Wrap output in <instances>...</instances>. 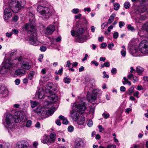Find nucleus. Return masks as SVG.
<instances>
[{
	"label": "nucleus",
	"mask_w": 148,
	"mask_h": 148,
	"mask_svg": "<svg viewBox=\"0 0 148 148\" xmlns=\"http://www.w3.org/2000/svg\"><path fill=\"white\" fill-rule=\"evenodd\" d=\"M71 64L72 63L71 62L69 61L68 60L67 61L66 66L69 68L71 67Z\"/></svg>",
	"instance_id": "nucleus-50"
},
{
	"label": "nucleus",
	"mask_w": 148,
	"mask_h": 148,
	"mask_svg": "<svg viewBox=\"0 0 148 148\" xmlns=\"http://www.w3.org/2000/svg\"><path fill=\"white\" fill-rule=\"evenodd\" d=\"M40 49L41 51H44L46 50V48L44 46H42L40 47Z\"/></svg>",
	"instance_id": "nucleus-48"
},
{
	"label": "nucleus",
	"mask_w": 148,
	"mask_h": 148,
	"mask_svg": "<svg viewBox=\"0 0 148 148\" xmlns=\"http://www.w3.org/2000/svg\"><path fill=\"white\" fill-rule=\"evenodd\" d=\"M3 66L0 70V73L3 75L7 73L8 69H12L15 63L9 59H5L3 62Z\"/></svg>",
	"instance_id": "nucleus-5"
},
{
	"label": "nucleus",
	"mask_w": 148,
	"mask_h": 148,
	"mask_svg": "<svg viewBox=\"0 0 148 148\" xmlns=\"http://www.w3.org/2000/svg\"><path fill=\"white\" fill-rule=\"evenodd\" d=\"M134 88L133 87H131L129 89V91L131 93H132L134 92Z\"/></svg>",
	"instance_id": "nucleus-62"
},
{
	"label": "nucleus",
	"mask_w": 148,
	"mask_h": 148,
	"mask_svg": "<svg viewBox=\"0 0 148 148\" xmlns=\"http://www.w3.org/2000/svg\"><path fill=\"white\" fill-rule=\"evenodd\" d=\"M36 95L39 99H43L45 97L44 90L42 88L40 89L38 92H37Z\"/></svg>",
	"instance_id": "nucleus-17"
},
{
	"label": "nucleus",
	"mask_w": 148,
	"mask_h": 148,
	"mask_svg": "<svg viewBox=\"0 0 148 148\" xmlns=\"http://www.w3.org/2000/svg\"><path fill=\"white\" fill-rule=\"evenodd\" d=\"M91 63L92 64H94L95 65V66H98L99 65V63L96 61H92L91 62Z\"/></svg>",
	"instance_id": "nucleus-52"
},
{
	"label": "nucleus",
	"mask_w": 148,
	"mask_h": 148,
	"mask_svg": "<svg viewBox=\"0 0 148 148\" xmlns=\"http://www.w3.org/2000/svg\"><path fill=\"white\" fill-rule=\"evenodd\" d=\"M84 9L85 11H87L88 12H90L91 10L90 8H84Z\"/></svg>",
	"instance_id": "nucleus-60"
},
{
	"label": "nucleus",
	"mask_w": 148,
	"mask_h": 148,
	"mask_svg": "<svg viewBox=\"0 0 148 148\" xmlns=\"http://www.w3.org/2000/svg\"><path fill=\"white\" fill-rule=\"evenodd\" d=\"M125 51L126 50H123L121 51V54L122 56L123 57H125L126 55V52Z\"/></svg>",
	"instance_id": "nucleus-47"
},
{
	"label": "nucleus",
	"mask_w": 148,
	"mask_h": 148,
	"mask_svg": "<svg viewBox=\"0 0 148 148\" xmlns=\"http://www.w3.org/2000/svg\"><path fill=\"white\" fill-rule=\"evenodd\" d=\"M102 116L105 119H106L107 118H108L110 116L109 114H106V113H103L102 114Z\"/></svg>",
	"instance_id": "nucleus-39"
},
{
	"label": "nucleus",
	"mask_w": 148,
	"mask_h": 148,
	"mask_svg": "<svg viewBox=\"0 0 148 148\" xmlns=\"http://www.w3.org/2000/svg\"><path fill=\"white\" fill-rule=\"evenodd\" d=\"M86 143V141L84 138H78L75 140L74 148H84Z\"/></svg>",
	"instance_id": "nucleus-8"
},
{
	"label": "nucleus",
	"mask_w": 148,
	"mask_h": 148,
	"mask_svg": "<svg viewBox=\"0 0 148 148\" xmlns=\"http://www.w3.org/2000/svg\"><path fill=\"white\" fill-rule=\"evenodd\" d=\"M63 70V68H62L61 69H60L59 70L58 72L57 71H56L55 72V73L56 75L59 74L60 75H61L62 73Z\"/></svg>",
	"instance_id": "nucleus-32"
},
{
	"label": "nucleus",
	"mask_w": 148,
	"mask_h": 148,
	"mask_svg": "<svg viewBox=\"0 0 148 148\" xmlns=\"http://www.w3.org/2000/svg\"><path fill=\"white\" fill-rule=\"evenodd\" d=\"M12 32L10 33L7 32L6 34V36L8 37H10L12 35Z\"/></svg>",
	"instance_id": "nucleus-54"
},
{
	"label": "nucleus",
	"mask_w": 148,
	"mask_h": 148,
	"mask_svg": "<svg viewBox=\"0 0 148 148\" xmlns=\"http://www.w3.org/2000/svg\"><path fill=\"white\" fill-rule=\"evenodd\" d=\"M103 78H109V75L106 74V72L105 71H104L103 72Z\"/></svg>",
	"instance_id": "nucleus-43"
},
{
	"label": "nucleus",
	"mask_w": 148,
	"mask_h": 148,
	"mask_svg": "<svg viewBox=\"0 0 148 148\" xmlns=\"http://www.w3.org/2000/svg\"><path fill=\"white\" fill-rule=\"evenodd\" d=\"M125 90L126 88L125 87L123 86H122L120 88V90L121 91L124 92L125 91Z\"/></svg>",
	"instance_id": "nucleus-61"
},
{
	"label": "nucleus",
	"mask_w": 148,
	"mask_h": 148,
	"mask_svg": "<svg viewBox=\"0 0 148 148\" xmlns=\"http://www.w3.org/2000/svg\"><path fill=\"white\" fill-rule=\"evenodd\" d=\"M36 24L34 20L31 21L29 20V23L25 24L23 26V28L26 30L27 32L31 35V38L29 42L31 45L35 46L38 45L40 42L37 39V34L36 32V29L35 27Z\"/></svg>",
	"instance_id": "nucleus-2"
},
{
	"label": "nucleus",
	"mask_w": 148,
	"mask_h": 148,
	"mask_svg": "<svg viewBox=\"0 0 148 148\" xmlns=\"http://www.w3.org/2000/svg\"><path fill=\"white\" fill-rule=\"evenodd\" d=\"M42 142L44 144H46L48 142H50L51 143V141L49 139H45L42 141Z\"/></svg>",
	"instance_id": "nucleus-41"
},
{
	"label": "nucleus",
	"mask_w": 148,
	"mask_h": 148,
	"mask_svg": "<svg viewBox=\"0 0 148 148\" xmlns=\"http://www.w3.org/2000/svg\"><path fill=\"white\" fill-rule=\"evenodd\" d=\"M124 6L126 9H129L130 6V4L128 2H125L124 4Z\"/></svg>",
	"instance_id": "nucleus-30"
},
{
	"label": "nucleus",
	"mask_w": 148,
	"mask_h": 148,
	"mask_svg": "<svg viewBox=\"0 0 148 148\" xmlns=\"http://www.w3.org/2000/svg\"><path fill=\"white\" fill-rule=\"evenodd\" d=\"M77 119V123L79 125H84L85 122V117L84 116H80Z\"/></svg>",
	"instance_id": "nucleus-20"
},
{
	"label": "nucleus",
	"mask_w": 148,
	"mask_h": 148,
	"mask_svg": "<svg viewBox=\"0 0 148 148\" xmlns=\"http://www.w3.org/2000/svg\"><path fill=\"white\" fill-rule=\"evenodd\" d=\"M56 136V134L55 133H51L50 134V138H49V140L51 141V142H53L55 140V137Z\"/></svg>",
	"instance_id": "nucleus-22"
},
{
	"label": "nucleus",
	"mask_w": 148,
	"mask_h": 148,
	"mask_svg": "<svg viewBox=\"0 0 148 148\" xmlns=\"http://www.w3.org/2000/svg\"><path fill=\"white\" fill-rule=\"evenodd\" d=\"M136 71L137 73L139 74H140L142 73L144 71L143 69L140 66H138L136 68Z\"/></svg>",
	"instance_id": "nucleus-23"
},
{
	"label": "nucleus",
	"mask_w": 148,
	"mask_h": 148,
	"mask_svg": "<svg viewBox=\"0 0 148 148\" xmlns=\"http://www.w3.org/2000/svg\"><path fill=\"white\" fill-rule=\"evenodd\" d=\"M25 71L22 69H18L16 70L15 74L19 76H21L25 75Z\"/></svg>",
	"instance_id": "nucleus-19"
},
{
	"label": "nucleus",
	"mask_w": 148,
	"mask_h": 148,
	"mask_svg": "<svg viewBox=\"0 0 148 148\" xmlns=\"http://www.w3.org/2000/svg\"><path fill=\"white\" fill-rule=\"evenodd\" d=\"M82 15L81 14H79L77 15H75V18L76 19H77L80 18L82 16Z\"/></svg>",
	"instance_id": "nucleus-53"
},
{
	"label": "nucleus",
	"mask_w": 148,
	"mask_h": 148,
	"mask_svg": "<svg viewBox=\"0 0 148 148\" xmlns=\"http://www.w3.org/2000/svg\"><path fill=\"white\" fill-rule=\"evenodd\" d=\"M119 36V33L117 32H115L113 34V37L114 39H117Z\"/></svg>",
	"instance_id": "nucleus-38"
},
{
	"label": "nucleus",
	"mask_w": 148,
	"mask_h": 148,
	"mask_svg": "<svg viewBox=\"0 0 148 148\" xmlns=\"http://www.w3.org/2000/svg\"><path fill=\"white\" fill-rule=\"evenodd\" d=\"M84 29L82 28H79L76 32V41L79 43H83L88 39L87 36L82 35L84 32Z\"/></svg>",
	"instance_id": "nucleus-7"
},
{
	"label": "nucleus",
	"mask_w": 148,
	"mask_h": 148,
	"mask_svg": "<svg viewBox=\"0 0 148 148\" xmlns=\"http://www.w3.org/2000/svg\"><path fill=\"white\" fill-rule=\"evenodd\" d=\"M120 5L119 3H115L114 5V9L116 10H118L119 8Z\"/></svg>",
	"instance_id": "nucleus-34"
},
{
	"label": "nucleus",
	"mask_w": 148,
	"mask_h": 148,
	"mask_svg": "<svg viewBox=\"0 0 148 148\" xmlns=\"http://www.w3.org/2000/svg\"><path fill=\"white\" fill-rule=\"evenodd\" d=\"M60 119L62 120V123L64 124L67 125L69 123V121L67 119L65 118L64 116L62 115H60L59 116Z\"/></svg>",
	"instance_id": "nucleus-21"
},
{
	"label": "nucleus",
	"mask_w": 148,
	"mask_h": 148,
	"mask_svg": "<svg viewBox=\"0 0 148 148\" xmlns=\"http://www.w3.org/2000/svg\"><path fill=\"white\" fill-rule=\"evenodd\" d=\"M22 60V57H16L14 59V60H18V62H20Z\"/></svg>",
	"instance_id": "nucleus-56"
},
{
	"label": "nucleus",
	"mask_w": 148,
	"mask_h": 148,
	"mask_svg": "<svg viewBox=\"0 0 148 148\" xmlns=\"http://www.w3.org/2000/svg\"><path fill=\"white\" fill-rule=\"evenodd\" d=\"M8 94V89L4 86L0 87V96L3 98L7 97Z\"/></svg>",
	"instance_id": "nucleus-14"
},
{
	"label": "nucleus",
	"mask_w": 148,
	"mask_h": 148,
	"mask_svg": "<svg viewBox=\"0 0 148 148\" xmlns=\"http://www.w3.org/2000/svg\"><path fill=\"white\" fill-rule=\"evenodd\" d=\"M21 65L22 68L24 69L29 70L31 68V66L29 63L27 61H23L21 62Z\"/></svg>",
	"instance_id": "nucleus-16"
},
{
	"label": "nucleus",
	"mask_w": 148,
	"mask_h": 148,
	"mask_svg": "<svg viewBox=\"0 0 148 148\" xmlns=\"http://www.w3.org/2000/svg\"><path fill=\"white\" fill-rule=\"evenodd\" d=\"M74 127L71 125L69 126L68 128V130L69 132H72L73 131Z\"/></svg>",
	"instance_id": "nucleus-36"
},
{
	"label": "nucleus",
	"mask_w": 148,
	"mask_h": 148,
	"mask_svg": "<svg viewBox=\"0 0 148 148\" xmlns=\"http://www.w3.org/2000/svg\"><path fill=\"white\" fill-rule=\"evenodd\" d=\"M29 144L25 140H22L17 142L16 144L15 148H27Z\"/></svg>",
	"instance_id": "nucleus-13"
},
{
	"label": "nucleus",
	"mask_w": 148,
	"mask_h": 148,
	"mask_svg": "<svg viewBox=\"0 0 148 148\" xmlns=\"http://www.w3.org/2000/svg\"><path fill=\"white\" fill-rule=\"evenodd\" d=\"M25 4V0H11L10 3V8H7L3 12V18L5 22H8L12 16L11 10L14 13L18 12L23 8Z\"/></svg>",
	"instance_id": "nucleus-1"
},
{
	"label": "nucleus",
	"mask_w": 148,
	"mask_h": 148,
	"mask_svg": "<svg viewBox=\"0 0 148 148\" xmlns=\"http://www.w3.org/2000/svg\"><path fill=\"white\" fill-rule=\"evenodd\" d=\"M141 0L143 2V4L138 8V13H141L145 12L148 7V0Z\"/></svg>",
	"instance_id": "nucleus-12"
},
{
	"label": "nucleus",
	"mask_w": 148,
	"mask_h": 148,
	"mask_svg": "<svg viewBox=\"0 0 148 148\" xmlns=\"http://www.w3.org/2000/svg\"><path fill=\"white\" fill-rule=\"evenodd\" d=\"M32 125V121L30 120H28L27 121L26 124V126L27 127H29Z\"/></svg>",
	"instance_id": "nucleus-35"
},
{
	"label": "nucleus",
	"mask_w": 148,
	"mask_h": 148,
	"mask_svg": "<svg viewBox=\"0 0 148 148\" xmlns=\"http://www.w3.org/2000/svg\"><path fill=\"white\" fill-rule=\"evenodd\" d=\"M35 74V72L33 71H31L29 73L28 78L29 79L32 80Z\"/></svg>",
	"instance_id": "nucleus-25"
},
{
	"label": "nucleus",
	"mask_w": 148,
	"mask_h": 148,
	"mask_svg": "<svg viewBox=\"0 0 148 148\" xmlns=\"http://www.w3.org/2000/svg\"><path fill=\"white\" fill-rule=\"evenodd\" d=\"M140 51L143 54H148V41L144 40L141 42L139 46Z\"/></svg>",
	"instance_id": "nucleus-9"
},
{
	"label": "nucleus",
	"mask_w": 148,
	"mask_h": 148,
	"mask_svg": "<svg viewBox=\"0 0 148 148\" xmlns=\"http://www.w3.org/2000/svg\"><path fill=\"white\" fill-rule=\"evenodd\" d=\"M116 146L115 145H108L106 148H115Z\"/></svg>",
	"instance_id": "nucleus-45"
},
{
	"label": "nucleus",
	"mask_w": 148,
	"mask_h": 148,
	"mask_svg": "<svg viewBox=\"0 0 148 148\" xmlns=\"http://www.w3.org/2000/svg\"><path fill=\"white\" fill-rule=\"evenodd\" d=\"M127 29L128 30L132 32L134 31L135 30L134 27L132 26L130 24H128L127 25Z\"/></svg>",
	"instance_id": "nucleus-26"
},
{
	"label": "nucleus",
	"mask_w": 148,
	"mask_h": 148,
	"mask_svg": "<svg viewBox=\"0 0 148 148\" xmlns=\"http://www.w3.org/2000/svg\"><path fill=\"white\" fill-rule=\"evenodd\" d=\"M64 82L65 83H67L68 84H69V83L70 82V79L69 78H65L64 79Z\"/></svg>",
	"instance_id": "nucleus-49"
},
{
	"label": "nucleus",
	"mask_w": 148,
	"mask_h": 148,
	"mask_svg": "<svg viewBox=\"0 0 148 148\" xmlns=\"http://www.w3.org/2000/svg\"><path fill=\"white\" fill-rule=\"evenodd\" d=\"M38 104V103L36 101H32L31 102V107L32 108H34L37 106Z\"/></svg>",
	"instance_id": "nucleus-31"
},
{
	"label": "nucleus",
	"mask_w": 148,
	"mask_h": 148,
	"mask_svg": "<svg viewBox=\"0 0 148 148\" xmlns=\"http://www.w3.org/2000/svg\"><path fill=\"white\" fill-rule=\"evenodd\" d=\"M103 64L106 67H109L110 66V63L108 62H106L104 63Z\"/></svg>",
	"instance_id": "nucleus-51"
},
{
	"label": "nucleus",
	"mask_w": 148,
	"mask_h": 148,
	"mask_svg": "<svg viewBox=\"0 0 148 148\" xmlns=\"http://www.w3.org/2000/svg\"><path fill=\"white\" fill-rule=\"evenodd\" d=\"M136 89L138 90H143V88L141 86H138L136 88Z\"/></svg>",
	"instance_id": "nucleus-58"
},
{
	"label": "nucleus",
	"mask_w": 148,
	"mask_h": 148,
	"mask_svg": "<svg viewBox=\"0 0 148 148\" xmlns=\"http://www.w3.org/2000/svg\"><path fill=\"white\" fill-rule=\"evenodd\" d=\"M116 69L114 68H112L111 70V72L113 74H116Z\"/></svg>",
	"instance_id": "nucleus-40"
},
{
	"label": "nucleus",
	"mask_w": 148,
	"mask_h": 148,
	"mask_svg": "<svg viewBox=\"0 0 148 148\" xmlns=\"http://www.w3.org/2000/svg\"><path fill=\"white\" fill-rule=\"evenodd\" d=\"M107 46V44L106 43H102L101 45V47L102 48H105Z\"/></svg>",
	"instance_id": "nucleus-57"
},
{
	"label": "nucleus",
	"mask_w": 148,
	"mask_h": 148,
	"mask_svg": "<svg viewBox=\"0 0 148 148\" xmlns=\"http://www.w3.org/2000/svg\"><path fill=\"white\" fill-rule=\"evenodd\" d=\"M16 51H11L10 55V56H14V54H16Z\"/></svg>",
	"instance_id": "nucleus-55"
},
{
	"label": "nucleus",
	"mask_w": 148,
	"mask_h": 148,
	"mask_svg": "<svg viewBox=\"0 0 148 148\" xmlns=\"http://www.w3.org/2000/svg\"><path fill=\"white\" fill-rule=\"evenodd\" d=\"M51 85V83L47 84L45 87V92L46 94L49 95H47V97L51 100V101L54 103L58 100V97L55 95V93L51 90L52 88Z\"/></svg>",
	"instance_id": "nucleus-6"
},
{
	"label": "nucleus",
	"mask_w": 148,
	"mask_h": 148,
	"mask_svg": "<svg viewBox=\"0 0 148 148\" xmlns=\"http://www.w3.org/2000/svg\"><path fill=\"white\" fill-rule=\"evenodd\" d=\"M90 92L89 91L87 92V97L89 101H95L97 97H99L100 95V93L99 92V90L97 89H94L92 90L91 96H90Z\"/></svg>",
	"instance_id": "nucleus-10"
},
{
	"label": "nucleus",
	"mask_w": 148,
	"mask_h": 148,
	"mask_svg": "<svg viewBox=\"0 0 148 148\" xmlns=\"http://www.w3.org/2000/svg\"><path fill=\"white\" fill-rule=\"evenodd\" d=\"M70 116L72 118L73 120L75 121L77 120L79 116V114L76 111H73L71 112Z\"/></svg>",
	"instance_id": "nucleus-18"
},
{
	"label": "nucleus",
	"mask_w": 148,
	"mask_h": 148,
	"mask_svg": "<svg viewBox=\"0 0 148 148\" xmlns=\"http://www.w3.org/2000/svg\"><path fill=\"white\" fill-rule=\"evenodd\" d=\"M104 40V37L103 36L99 37L98 38V40L100 42H101Z\"/></svg>",
	"instance_id": "nucleus-63"
},
{
	"label": "nucleus",
	"mask_w": 148,
	"mask_h": 148,
	"mask_svg": "<svg viewBox=\"0 0 148 148\" xmlns=\"http://www.w3.org/2000/svg\"><path fill=\"white\" fill-rule=\"evenodd\" d=\"M46 73V69L44 68L42 69L41 70V73L42 74H45Z\"/></svg>",
	"instance_id": "nucleus-64"
},
{
	"label": "nucleus",
	"mask_w": 148,
	"mask_h": 148,
	"mask_svg": "<svg viewBox=\"0 0 148 148\" xmlns=\"http://www.w3.org/2000/svg\"><path fill=\"white\" fill-rule=\"evenodd\" d=\"M79 10L78 8H74L72 10V12L74 14H77L79 13Z\"/></svg>",
	"instance_id": "nucleus-33"
},
{
	"label": "nucleus",
	"mask_w": 148,
	"mask_h": 148,
	"mask_svg": "<svg viewBox=\"0 0 148 148\" xmlns=\"http://www.w3.org/2000/svg\"><path fill=\"white\" fill-rule=\"evenodd\" d=\"M15 82L16 85H18L20 83V80L18 79H16L15 80Z\"/></svg>",
	"instance_id": "nucleus-59"
},
{
	"label": "nucleus",
	"mask_w": 148,
	"mask_h": 148,
	"mask_svg": "<svg viewBox=\"0 0 148 148\" xmlns=\"http://www.w3.org/2000/svg\"><path fill=\"white\" fill-rule=\"evenodd\" d=\"M23 119V115L22 113L19 111L15 112L13 117L10 115L6 116L5 120V122L8 126H11L13 122V121L16 123L21 122Z\"/></svg>",
	"instance_id": "nucleus-3"
},
{
	"label": "nucleus",
	"mask_w": 148,
	"mask_h": 148,
	"mask_svg": "<svg viewBox=\"0 0 148 148\" xmlns=\"http://www.w3.org/2000/svg\"><path fill=\"white\" fill-rule=\"evenodd\" d=\"M55 30V27L54 26L50 25L47 27L45 34L47 35H51L53 33Z\"/></svg>",
	"instance_id": "nucleus-15"
},
{
	"label": "nucleus",
	"mask_w": 148,
	"mask_h": 148,
	"mask_svg": "<svg viewBox=\"0 0 148 148\" xmlns=\"http://www.w3.org/2000/svg\"><path fill=\"white\" fill-rule=\"evenodd\" d=\"M76 108L75 110H77V111L81 113H83L86 109V107L84 104L82 105L79 104L78 103H73L72 108L73 109H75L73 108Z\"/></svg>",
	"instance_id": "nucleus-11"
},
{
	"label": "nucleus",
	"mask_w": 148,
	"mask_h": 148,
	"mask_svg": "<svg viewBox=\"0 0 148 148\" xmlns=\"http://www.w3.org/2000/svg\"><path fill=\"white\" fill-rule=\"evenodd\" d=\"M125 25V23L123 21H121L119 23V26L120 28H121Z\"/></svg>",
	"instance_id": "nucleus-44"
},
{
	"label": "nucleus",
	"mask_w": 148,
	"mask_h": 148,
	"mask_svg": "<svg viewBox=\"0 0 148 148\" xmlns=\"http://www.w3.org/2000/svg\"><path fill=\"white\" fill-rule=\"evenodd\" d=\"M92 125H93L92 121V120H90L88 121V122L87 123V125H88V126L89 127H91L92 126Z\"/></svg>",
	"instance_id": "nucleus-46"
},
{
	"label": "nucleus",
	"mask_w": 148,
	"mask_h": 148,
	"mask_svg": "<svg viewBox=\"0 0 148 148\" xmlns=\"http://www.w3.org/2000/svg\"><path fill=\"white\" fill-rule=\"evenodd\" d=\"M142 28L144 30H146L148 32V23H146L143 25Z\"/></svg>",
	"instance_id": "nucleus-29"
},
{
	"label": "nucleus",
	"mask_w": 148,
	"mask_h": 148,
	"mask_svg": "<svg viewBox=\"0 0 148 148\" xmlns=\"http://www.w3.org/2000/svg\"><path fill=\"white\" fill-rule=\"evenodd\" d=\"M114 45L113 43L112 42L109 44L108 45V47L110 49H112L113 47L114 46Z\"/></svg>",
	"instance_id": "nucleus-37"
},
{
	"label": "nucleus",
	"mask_w": 148,
	"mask_h": 148,
	"mask_svg": "<svg viewBox=\"0 0 148 148\" xmlns=\"http://www.w3.org/2000/svg\"><path fill=\"white\" fill-rule=\"evenodd\" d=\"M54 111L53 109H50L48 110L46 112V114L48 116H50L54 112Z\"/></svg>",
	"instance_id": "nucleus-27"
},
{
	"label": "nucleus",
	"mask_w": 148,
	"mask_h": 148,
	"mask_svg": "<svg viewBox=\"0 0 148 148\" xmlns=\"http://www.w3.org/2000/svg\"><path fill=\"white\" fill-rule=\"evenodd\" d=\"M33 111H34V112L36 113L38 115H39V114L41 113V108L40 107H38L35 110H34Z\"/></svg>",
	"instance_id": "nucleus-28"
},
{
	"label": "nucleus",
	"mask_w": 148,
	"mask_h": 148,
	"mask_svg": "<svg viewBox=\"0 0 148 148\" xmlns=\"http://www.w3.org/2000/svg\"><path fill=\"white\" fill-rule=\"evenodd\" d=\"M18 17L17 16H15L12 18V20L14 22L17 21L18 19Z\"/></svg>",
	"instance_id": "nucleus-42"
},
{
	"label": "nucleus",
	"mask_w": 148,
	"mask_h": 148,
	"mask_svg": "<svg viewBox=\"0 0 148 148\" xmlns=\"http://www.w3.org/2000/svg\"><path fill=\"white\" fill-rule=\"evenodd\" d=\"M115 15L114 14H112L110 16L108 21V23L110 24L114 20V17L115 16Z\"/></svg>",
	"instance_id": "nucleus-24"
},
{
	"label": "nucleus",
	"mask_w": 148,
	"mask_h": 148,
	"mask_svg": "<svg viewBox=\"0 0 148 148\" xmlns=\"http://www.w3.org/2000/svg\"><path fill=\"white\" fill-rule=\"evenodd\" d=\"M37 11L43 19H48L53 14V12L49 8L41 5H38L37 8Z\"/></svg>",
	"instance_id": "nucleus-4"
}]
</instances>
